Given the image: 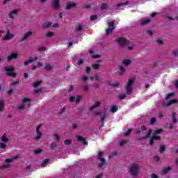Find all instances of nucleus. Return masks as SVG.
<instances>
[{"label": "nucleus", "mask_w": 178, "mask_h": 178, "mask_svg": "<svg viewBox=\"0 0 178 178\" xmlns=\"http://www.w3.org/2000/svg\"><path fill=\"white\" fill-rule=\"evenodd\" d=\"M138 170H140V167L137 163H131L129 168V172L133 177H137L138 176Z\"/></svg>", "instance_id": "nucleus-1"}, {"label": "nucleus", "mask_w": 178, "mask_h": 178, "mask_svg": "<svg viewBox=\"0 0 178 178\" xmlns=\"http://www.w3.org/2000/svg\"><path fill=\"white\" fill-rule=\"evenodd\" d=\"M4 70L6 72V74L8 77H16L17 74L15 72V67L10 66V67H4Z\"/></svg>", "instance_id": "nucleus-2"}, {"label": "nucleus", "mask_w": 178, "mask_h": 178, "mask_svg": "<svg viewBox=\"0 0 178 178\" xmlns=\"http://www.w3.org/2000/svg\"><path fill=\"white\" fill-rule=\"evenodd\" d=\"M133 84H134V79H128V82L127 83V90H126V92L127 95H130V94H131V92L133 91Z\"/></svg>", "instance_id": "nucleus-3"}, {"label": "nucleus", "mask_w": 178, "mask_h": 178, "mask_svg": "<svg viewBox=\"0 0 178 178\" xmlns=\"http://www.w3.org/2000/svg\"><path fill=\"white\" fill-rule=\"evenodd\" d=\"M102 155H104V152H99L97 159L102 161L100 163L98 164V166L100 168H102L103 165H105V163H106V161L105 160V159L102 158Z\"/></svg>", "instance_id": "nucleus-4"}, {"label": "nucleus", "mask_w": 178, "mask_h": 178, "mask_svg": "<svg viewBox=\"0 0 178 178\" xmlns=\"http://www.w3.org/2000/svg\"><path fill=\"white\" fill-rule=\"evenodd\" d=\"M116 42L119 44L120 47H124L127 44V40L124 38H118Z\"/></svg>", "instance_id": "nucleus-5"}, {"label": "nucleus", "mask_w": 178, "mask_h": 178, "mask_svg": "<svg viewBox=\"0 0 178 178\" xmlns=\"http://www.w3.org/2000/svg\"><path fill=\"white\" fill-rule=\"evenodd\" d=\"M19 58V54L17 53H11L7 58L8 62H10V60H15Z\"/></svg>", "instance_id": "nucleus-6"}, {"label": "nucleus", "mask_w": 178, "mask_h": 178, "mask_svg": "<svg viewBox=\"0 0 178 178\" xmlns=\"http://www.w3.org/2000/svg\"><path fill=\"white\" fill-rule=\"evenodd\" d=\"M41 126H42V124H39L36 127V133L38 136L34 138V140H40L41 138V136H42V133L40 131V129H41Z\"/></svg>", "instance_id": "nucleus-7"}, {"label": "nucleus", "mask_w": 178, "mask_h": 178, "mask_svg": "<svg viewBox=\"0 0 178 178\" xmlns=\"http://www.w3.org/2000/svg\"><path fill=\"white\" fill-rule=\"evenodd\" d=\"M13 37H15V35L10 34V31L8 29L6 35L3 37V41H9V40H12Z\"/></svg>", "instance_id": "nucleus-8"}, {"label": "nucleus", "mask_w": 178, "mask_h": 178, "mask_svg": "<svg viewBox=\"0 0 178 178\" xmlns=\"http://www.w3.org/2000/svg\"><path fill=\"white\" fill-rule=\"evenodd\" d=\"M75 137L79 143H82L83 145H88V142L86 141V138L79 135H76Z\"/></svg>", "instance_id": "nucleus-9"}, {"label": "nucleus", "mask_w": 178, "mask_h": 178, "mask_svg": "<svg viewBox=\"0 0 178 178\" xmlns=\"http://www.w3.org/2000/svg\"><path fill=\"white\" fill-rule=\"evenodd\" d=\"M53 26L54 28L59 27L58 24H52V22H44L42 25L43 29H48L49 27Z\"/></svg>", "instance_id": "nucleus-10"}, {"label": "nucleus", "mask_w": 178, "mask_h": 178, "mask_svg": "<svg viewBox=\"0 0 178 178\" xmlns=\"http://www.w3.org/2000/svg\"><path fill=\"white\" fill-rule=\"evenodd\" d=\"M19 15V10H13L8 13V16L10 19H15V16H17Z\"/></svg>", "instance_id": "nucleus-11"}, {"label": "nucleus", "mask_w": 178, "mask_h": 178, "mask_svg": "<svg viewBox=\"0 0 178 178\" xmlns=\"http://www.w3.org/2000/svg\"><path fill=\"white\" fill-rule=\"evenodd\" d=\"M176 103H177V99H171L169 102H164L163 103V105L165 108H166V106H170V105H173V104H176Z\"/></svg>", "instance_id": "nucleus-12"}, {"label": "nucleus", "mask_w": 178, "mask_h": 178, "mask_svg": "<svg viewBox=\"0 0 178 178\" xmlns=\"http://www.w3.org/2000/svg\"><path fill=\"white\" fill-rule=\"evenodd\" d=\"M76 5L74 3L67 2L66 6L65 7V10H70V9H73V8H76Z\"/></svg>", "instance_id": "nucleus-13"}, {"label": "nucleus", "mask_w": 178, "mask_h": 178, "mask_svg": "<svg viewBox=\"0 0 178 178\" xmlns=\"http://www.w3.org/2000/svg\"><path fill=\"white\" fill-rule=\"evenodd\" d=\"M33 32L31 31H29L26 32L24 37H22L20 40H19V42H23V41H26L27 40V38H29V37H30V35H32Z\"/></svg>", "instance_id": "nucleus-14"}, {"label": "nucleus", "mask_w": 178, "mask_h": 178, "mask_svg": "<svg viewBox=\"0 0 178 178\" xmlns=\"http://www.w3.org/2000/svg\"><path fill=\"white\" fill-rule=\"evenodd\" d=\"M60 7V1L54 0L53 2V8H54V9H59Z\"/></svg>", "instance_id": "nucleus-15"}, {"label": "nucleus", "mask_w": 178, "mask_h": 178, "mask_svg": "<svg viewBox=\"0 0 178 178\" xmlns=\"http://www.w3.org/2000/svg\"><path fill=\"white\" fill-rule=\"evenodd\" d=\"M101 105V102L97 101L92 106L90 107L89 111H93L95 109V108H98Z\"/></svg>", "instance_id": "nucleus-16"}, {"label": "nucleus", "mask_w": 178, "mask_h": 178, "mask_svg": "<svg viewBox=\"0 0 178 178\" xmlns=\"http://www.w3.org/2000/svg\"><path fill=\"white\" fill-rule=\"evenodd\" d=\"M105 119H106V115L104 113L101 116V120H100L101 125L99 126V130H101V127H104V121L105 120Z\"/></svg>", "instance_id": "nucleus-17"}, {"label": "nucleus", "mask_w": 178, "mask_h": 178, "mask_svg": "<svg viewBox=\"0 0 178 178\" xmlns=\"http://www.w3.org/2000/svg\"><path fill=\"white\" fill-rule=\"evenodd\" d=\"M170 170H172V168L165 167L162 170L161 173H162V175H168V173H169V172H170Z\"/></svg>", "instance_id": "nucleus-18"}, {"label": "nucleus", "mask_w": 178, "mask_h": 178, "mask_svg": "<svg viewBox=\"0 0 178 178\" xmlns=\"http://www.w3.org/2000/svg\"><path fill=\"white\" fill-rule=\"evenodd\" d=\"M30 99H29L28 97H24L23 99H22V102L23 104H26V102H29L27 104V107L28 108H30V106H31V104H30Z\"/></svg>", "instance_id": "nucleus-19"}, {"label": "nucleus", "mask_w": 178, "mask_h": 178, "mask_svg": "<svg viewBox=\"0 0 178 178\" xmlns=\"http://www.w3.org/2000/svg\"><path fill=\"white\" fill-rule=\"evenodd\" d=\"M115 29H116V27L108 28L106 31V35H108V34H112L113 33V30H115Z\"/></svg>", "instance_id": "nucleus-20"}, {"label": "nucleus", "mask_w": 178, "mask_h": 178, "mask_svg": "<svg viewBox=\"0 0 178 178\" xmlns=\"http://www.w3.org/2000/svg\"><path fill=\"white\" fill-rule=\"evenodd\" d=\"M1 141L2 143H8L9 141V139L6 137V134H3L2 136H1Z\"/></svg>", "instance_id": "nucleus-21"}, {"label": "nucleus", "mask_w": 178, "mask_h": 178, "mask_svg": "<svg viewBox=\"0 0 178 178\" xmlns=\"http://www.w3.org/2000/svg\"><path fill=\"white\" fill-rule=\"evenodd\" d=\"M3 109H5V103L3 100H0V112H3Z\"/></svg>", "instance_id": "nucleus-22"}, {"label": "nucleus", "mask_w": 178, "mask_h": 178, "mask_svg": "<svg viewBox=\"0 0 178 178\" xmlns=\"http://www.w3.org/2000/svg\"><path fill=\"white\" fill-rule=\"evenodd\" d=\"M152 133V129H149L146 136L143 137V139L147 140V138H149Z\"/></svg>", "instance_id": "nucleus-23"}, {"label": "nucleus", "mask_w": 178, "mask_h": 178, "mask_svg": "<svg viewBox=\"0 0 178 178\" xmlns=\"http://www.w3.org/2000/svg\"><path fill=\"white\" fill-rule=\"evenodd\" d=\"M149 22H151V19H143L141 21V24H142V26H144L145 24H148V23H149Z\"/></svg>", "instance_id": "nucleus-24"}, {"label": "nucleus", "mask_w": 178, "mask_h": 178, "mask_svg": "<svg viewBox=\"0 0 178 178\" xmlns=\"http://www.w3.org/2000/svg\"><path fill=\"white\" fill-rule=\"evenodd\" d=\"M100 65L98 63H95L92 65L93 70H99Z\"/></svg>", "instance_id": "nucleus-25"}, {"label": "nucleus", "mask_w": 178, "mask_h": 178, "mask_svg": "<svg viewBox=\"0 0 178 178\" xmlns=\"http://www.w3.org/2000/svg\"><path fill=\"white\" fill-rule=\"evenodd\" d=\"M49 162V159H47L45 160H44L42 163V168H45L47 166V165H48V163Z\"/></svg>", "instance_id": "nucleus-26"}, {"label": "nucleus", "mask_w": 178, "mask_h": 178, "mask_svg": "<svg viewBox=\"0 0 178 178\" xmlns=\"http://www.w3.org/2000/svg\"><path fill=\"white\" fill-rule=\"evenodd\" d=\"M108 84V86H111V87H115V88L119 87V86H120V83L119 82H117L115 83H112L109 82Z\"/></svg>", "instance_id": "nucleus-27"}, {"label": "nucleus", "mask_w": 178, "mask_h": 178, "mask_svg": "<svg viewBox=\"0 0 178 178\" xmlns=\"http://www.w3.org/2000/svg\"><path fill=\"white\" fill-rule=\"evenodd\" d=\"M123 63L124 66H129V65H131V61L130 60H124Z\"/></svg>", "instance_id": "nucleus-28"}, {"label": "nucleus", "mask_w": 178, "mask_h": 178, "mask_svg": "<svg viewBox=\"0 0 178 178\" xmlns=\"http://www.w3.org/2000/svg\"><path fill=\"white\" fill-rule=\"evenodd\" d=\"M33 62H34V60H28L24 62V66H27V65H30V63H33Z\"/></svg>", "instance_id": "nucleus-29"}, {"label": "nucleus", "mask_w": 178, "mask_h": 178, "mask_svg": "<svg viewBox=\"0 0 178 178\" xmlns=\"http://www.w3.org/2000/svg\"><path fill=\"white\" fill-rule=\"evenodd\" d=\"M41 83H42L41 81H38L33 83V87L35 88H37V87H38L40 86V84H41Z\"/></svg>", "instance_id": "nucleus-30"}, {"label": "nucleus", "mask_w": 178, "mask_h": 178, "mask_svg": "<svg viewBox=\"0 0 178 178\" xmlns=\"http://www.w3.org/2000/svg\"><path fill=\"white\" fill-rule=\"evenodd\" d=\"M120 75L122 76V74H123V73H124V72H126V69H124V67H123L122 65H120Z\"/></svg>", "instance_id": "nucleus-31"}, {"label": "nucleus", "mask_w": 178, "mask_h": 178, "mask_svg": "<svg viewBox=\"0 0 178 178\" xmlns=\"http://www.w3.org/2000/svg\"><path fill=\"white\" fill-rule=\"evenodd\" d=\"M108 24L109 27H112V29H113V27H115V20L113 19L111 22H108Z\"/></svg>", "instance_id": "nucleus-32"}, {"label": "nucleus", "mask_w": 178, "mask_h": 178, "mask_svg": "<svg viewBox=\"0 0 178 178\" xmlns=\"http://www.w3.org/2000/svg\"><path fill=\"white\" fill-rule=\"evenodd\" d=\"M55 35V33L54 32H48L46 34V37H47V38H51V37Z\"/></svg>", "instance_id": "nucleus-33"}, {"label": "nucleus", "mask_w": 178, "mask_h": 178, "mask_svg": "<svg viewBox=\"0 0 178 178\" xmlns=\"http://www.w3.org/2000/svg\"><path fill=\"white\" fill-rule=\"evenodd\" d=\"M108 4L103 3L102 5L101 9H102V10H105L108 9Z\"/></svg>", "instance_id": "nucleus-34"}, {"label": "nucleus", "mask_w": 178, "mask_h": 178, "mask_svg": "<svg viewBox=\"0 0 178 178\" xmlns=\"http://www.w3.org/2000/svg\"><path fill=\"white\" fill-rule=\"evenodd\" d=\"M6 148V144L5 143H0V149H5Z\"/></svg>", "instance_id": "nucleus-35"}, {"label": "nucleus", "mask_w": 178, "mask_h": 178, "mask_svg": "<svg viewBox=\"0 0 178 178\" xmlns=\"http://www.w3.org/2000/svg\"><path fill=\"white\" fill-rule=\"evenodd\" d=\"M66 112V106H64L63 108H61L60 111L58 113V115L60 116L63 113H65Z\"/></svg>", "instance_id": "nucleus-36"}, {"label": "nucleus", "mask_w": 178, "mask_h": 178, "mask_svg": "<svg viewBox=\"0 0 178 178\" xmlns=\"http://www.w3.org/2000/svg\"><path fill=\"white\" fill-rule=\"evenodd\" d=\"M176 113H172V122L173 123H177V119L176 118Z\"/></svg>", "instance_id": "nucleus-37"}, {"label": "nucleus", "mask_w": 178, "mask_h": 178, "mask_svg": "<svg viewBox=\"0 0 178 178\" xmlns=\"http://www.w3.org/2000/svg\"><path fill=\"white\" fill-rule=\"evenodd\" d=\"M111 112H113V113L118 112V107H116V106H111Z\"/></svg>", "instance_id": "nucleus-38"}, {"label": "nucleus", "mask_w": 178, "mask_h": 178, "mask_svg": "<svg viewBox=\"0 0 178 178\" xmlns=\"http://www.w3.org/2000/svg\"><path fill=\"white\" fill-rule=\"evenodd\" d=\"M165 146H163V145L160 146V148H159L160 154H163V152H165Z\"/></svg>", "instance_id": "nucleus-39"}, {"label": "nucleus", "mask_w": 178, "mask_h": 178, "mask_svg": "<svg viewBox=\"0 0 178 178\" xmlns=\"http://www.w3.org/2000/svg\"><path fill=\"white\" fill-rule=\"evenodd\" d=\"M8 168H10V164H6L0 166V169H8Z\"/></svg>", "instance_id": "nucleus-40"}, {"label": "nucleus", "mask_w": 178, "mask_h": 178, "mask_svg": "<svg viewBox=\"0 0 178 178\" xmlns=\"http://www.w3.org/2000/svg\"><path fill=\"white\" fill-rule=\"evenodd\" d=\"M129 3V1H126L125 3H120L117 4V8H120V6H124L125 5H127Z\"/></svg>", "instance_id": "nucleus-41"}, {"label": "nucleus", "mask_w": 178, "mask_h": 178, "mask_svg": "<svg viewBox=\"0 0 178 178\" xmlns=\"http://www.w3.org/2000/svg\"><path fill=\"white\" fill-rule=\"evenodd\" d=\"M44 69H46V70H51L52 69V65H49V64H47L44 67Z\"/></svg>", "instance_id": "nucleus-42"}, {"label": "nucleus", "mask_w": 178, "mask_h": 178, "mask_svg": "<svg viewBox=\"0 0 178 178\" xmlns=\"http://www.w3.org/2000/svg\"><path fill=\"white\" fill-rule=\"evenodd\" d=\"M42 152V149H38L34 150V154H35L36 155H38V154H41Z\"/></svg>", "instance_id": "nucleus-43"}, {"label": "nucleus", "mask_w": 178, "mask_h": 178, "mask_svg": "<svg viewBox=\"0 0 178 178\" xmlns=\"http://www.w3.org/2000/svg\"><path fill=\"white\" fill-rule=\"evenodd\" d=\"M98 19V16L94 15L90 16V20L91 22H94V20H97Z\"/></svg>", "instance_id": "nucleus-44"}, {"label": "nucleus", "mask_w": 178, "mask_h": 178, "mask_svg": "<svg viewBox=\"0 0 178 178\" xmlns=\"http://www.w3.org/2000/svg\"><path fill=\"white\" fill-rule=\"evenodd\" d=\"M163 118V111H159V119H162Z\"/></svg>", "instance_id": "nucleus-45"}, {"label": "nucleus", "mask_w": 178, "mask_h": 178, "mask_svg": "<svg viewBox=\"0 0 178 178\" xmlns=\"http://www.w3.org/2000/svg\"><path fill=\"white\" fill-rule=\"evenodd\" d=\"M173 95H175V93L173 92L168 93L165 97V99H169V98H171V97H173Z\"/></svg>", "instance_id": "nucleus-46"}, {"label": "nucleus", "mask_w": 178, "mask_h": 178, "mask_svg": "<svg viewBox=\"0 0 178 178\" xmlns=\"http://www.w3.org/2000/svg\"><path fill=\"white\" fill-rule=\"evenodd\" d=\"M64 144H65V145H70V144H72V140L67 139L64 141Z\"/></svg>", "instance_id": "nucleus-47"}, {"label": "nucleus", "mask_w": 178, "mask_h": 178, "mask_svg": "<svg viewBox=\"0 0 178 178\" xmlns=\"http://www.w3.org/2000/svg\"><path fill=\"white\" fill-rule=\"evenodd\" d=\"M127 143V140H122L120 142V147H123V145H124V144H126Z\"/></svg>", "instance_id": "nucleus-48"}, {"label": "nucleus", "mask_w": 178, "mask_h": 178, "mask_svg": "<svg viewBox=\"0 0 178 178\" xmlns=\"http://www.w3.org/2000/svg\"><path fill=\"white\" fill-rule=\"evenodd\" d=\"M132 130L131 129H128L127 131V132L124 134V136H125V137H127V136H130V134L131 133Z\"/></svg>", "instance_id": "nucleus-49"}, {"label": "nucleus", "mask_w": 178, "mask_h": 178, "mask_svg": "<svg viewBox=\"0 0 178 178\" xmlns=\"http://www.w3.org/2000/svg\"><path fill=\"white\" fill-rule=\"evenodd\" d=\"M152 138L154 140H158V141L161 140V136H153Z\"/></svg>", "instance_id": "nucleus-50"}, {"label": "nucleus", "mask_w": 178, "mask_h": 178, "mask_svg": "<svg viewBox=\"0 0 178 178\" xmlns=\"http://www.w3.org/2000/svg\"><path fill=\"white\" fill-rule=\"evenodd\" d=\"M80 101H81V98L80 97V96H77L75 99L76 104H79Z\"/></svg>", "instance_id": "nucleus-51"}, {"label": "nucleus", "mask_w": 178, "mask_h": 178, "mask_svg": "<svg viewBox=\"0 0 178 178\" xmlns=\"http://www.w3.org/2000/svg\"><path fill=\"white\" fill-rule=\"evenodd\" d=\"M118 98H119L120 99H125V98H126V95H125V94H121V95H119Z\"/></svg>", "instance_id": "nucleus-52"}, {"label": "nucleus", "mask_w": 178, "mask_h": 178, "mask_svg": "<svg viewBox=\"0 0 178 178\" xmlns=\"http://www.w3.org/2000/svg\"><path fill=\"white\" fill-rule=\"evenodd\" d=\"M155 122H156V118H152L150 120V124H155Z\"/></svg>", "instance_id": "nucleus-53"}, {"label": "nucleus", "mask_w": 178, "mask_h": 178, "mask_svg": "<svg viewBox=\"0 0 178 178\" xmlns=\"http://www.w3.org/2000/svg\"><path fill=\"white\" fill-rule=\"evenodd\" d=\"M76 31H81V30H83V26L81 25H79L78 26H76Z\"/></svg>", "instance_id": "nucleus-54"}, {"label": "nucleus", "mask_w": 178, "mask_h": 178, "mask_svg": "<svg viewBox=\"0 0 178 178\" xmlns=\"http://www.w3.org/2000/svg\"><path fill=\"white\" fill-rule=\"evenodd\" d=\"M168 19H169V20H172V22H174L175 20H178V17H176L175 18H172L170 16H167Z\"/></svg>", "instance_id": "nucleus-55"}, {"label": "nucleus", "mask_w": 178, "mask_h": 178, "mask_svg": "<svg viewBox=\"0 0 178 178\" xmlns=\"http://www.w3.org/2000/svg\"><path fill=\"white\" fill-rule=\"evenodd\" d=\"M94 77L96 79V81H98V83H99L101 81V79H99V76H98V74H95Z\"/></svg>", "instance_id": "nucleus-56"}, {"label": "nucleus", "mask_w": 178, "mask_h": 178, "mask_svg": "<svg viewBox=\"0 0 178 178\" xmlns=\"http://www.w3.org/2000/svg\"><path fill=\"white\" fill-rule=\"evenodd\" d=\"M6 163H10L13 162V159H7L5 160Z\"/></svg>", "instance_id": "nucleus-57"}, {"label": "nucleus", "mask_w": 178, "mask_h": 178, "mask_svg": "<svg viewBox=\"0 0 178 178\" xmlns=\"http://www.w3.org/2000/svg\"><path fill=\"white\" fill-rule=\"evenodd\" d=\"M39 52H44V51H47V48L42 47L38 49Z\"/></svg>", "instance_id": "nucleus-58"}, {"label": "nucleus", "mask_w": 178, "mask_h": 178, "mask_svg": "<svg viewBox=\"0 0 178 178\" xmlns=\"http://www.w3.org/2000/svg\"><path fill=\"white\" fill-rule=\"evenodd\" d=\"M89 88H90V86L86 85V86L83 87V91H88V89H89Z\"/></svg>", "instance_id": "nucleus-59"}, {"label": "nucleus", "mask_w": 178, "mask_h": 178, "mask_svg": "<svg viewBox=\"0 0 178 178\" xmlns=\"http://www.w3.org/2000/svg\"><path fill=\"white\" fill-rule=\"evenodd\" d=\"M172 54L174 56L177 57L178 56V51L177 50H173Z\"/></svg>", "instance_id": "nucleus-60"}, {"label": "nucleus", "mask_w": 178, "mask_h": 178, "mask_svg": "<svg viewBox=\"0 0 178 178\" xmlns=\"http://www.w3.org/2000/svg\"><path fill=\"white\" fill-rule=\"evenodd\" d=\"M76 99V97H74V96H71L70 97V102H74V100Z\"/></svg>", "instance_id": "nucleus-61"}, {"label": "nucleus", "mask_w": 178, "mask_h": 178, "mask_svg": "<svg viewBox=\"0 0 178 178\" xmlns=\"http://www.w3.org/2000/svg\"><path fill=\"white\" fill-rule=\"evenodd\" d=\"M86 70L87 74H88L91 72V68L90 67H86Z\"/></svg>", "instance_id": "nucleus-62"}, {"label": "nucleus", "mask_w": 178, "mask_h": 178, "mask_svg": "<svg viewBox=\"0 0 178 178\" xmlns=\"http://www.w3.org/2000/svg\"><path fill=\"white\" fill-rule=\"evenodd\" d=\"M93 87L95 88H99V84L97 82H95L94 84H93Z\"/></svg>", "instance_id": "nucleus-63"}, {"label": "nucleus", "mask_w": 178, "mask_h": 178, "mask_svg": "<svg viewBox=\"0 0 178 178\" xmlns=\"http://www.w3.org/2000/svg\"><path fill=\"white\" fill-rule=\"evenodd\" d=\"M151 178H159V177H158V175L156 174H152Z\"/></svg>", "instance_id": "nucleus-64"}]
</instances>
